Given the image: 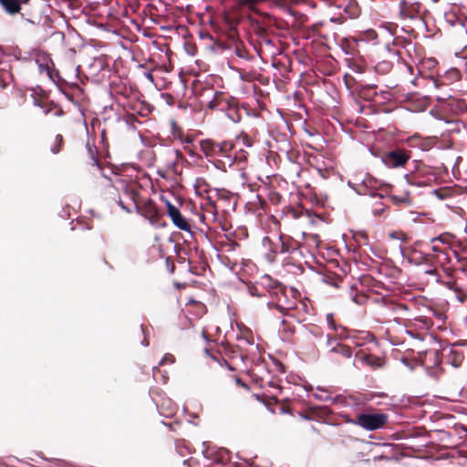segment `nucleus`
Here are the masks:
<instances>
[{"instance_id":"obj_1","label":"nucleus","mask_w":467,"mask_h":467,"mask_svg":"<svg viewBox=\"0 0 467 467\" xmlns=\"http://www.w3.org/2000/svg\"><path fill=\"white\" fill-rule=\"evenodd\" d=\"M111 188L126 197L127 202H124L121 196L118 200V204L122 210L131 213L133 208H137L133 185L127 179L116 175L111 181Z\"/></svg>"},{"instance_id":"obj_2","label":"nucleus","mask_w":467,"mask_h":467,"mask_svg":"<svg viewBox=\"0 0 467 467\" xmlns=\"http://www.w3.org/2000/svg\"><path fill=\"white\" fill-rule=\"evenodd\" d=\"M388 420V416L384 413H362L358 415L355 420H347L355 425H358L366 431H376L382 428Z\"/></svg>"},{"instance_id":"obj_3","label":"nucleus","mask_w":467,"mask_h":467,"mask_svg":"<svg viewBox=\"0 0 467 467\" xmlns=\"http://www.w3.org/2000/svg\"><path fill=\"white\" fill-rule=\"evenodd\" d=\"M21 18L26 23L37 26L41 29L42 33L40 35V38L42 40H47L53 35L51 20L48 16H46L42 21L41 18H37L31 12L24 9V11L21 13Z\"/></svg>"},{"instance_id":"obj_4","label":"nucleus","mask_w":467,"mask_h":467,"mask_svg":"<svg viewBox=\"0 0 467 467\" xmlns=\"http://www.w3.org/2000/svg\"><path fill=\"white\" fill-rule=\"evenodd\" d=\"M298 248V243L291 236L279 234L278 240L274 244L271 252L275 254H290Z\"/></svg>"},{"instance_id":"obj_5","label":"nucleus","mask_w":467,"mask_h":467,"mask_svg":"<svg viewBox=\"0 0 467 467\" xmlns=\"http://www.w3.org/2000/svg\"><path fill=\"white\" fill-rule=\"evenodd\" d=\"M167 213L171 219L173 224L180 230L191 233V225L182 216L178 208H176L171 202H167Z\"/></svg>"},{"instance_id":"obj_6","label":"nucleus","mask_w":467,"mask_h":467,"mask_svg":"<svg viewBox=\"0 0 467 467\" xmlns=\"http://www.w3.org/2000/svg\"><path fill=\"white\" fill-rule=\"evenodd\" d=\"M409 160V156L400 150H392L387 153L383 159V163L389 168H398L403 166Z\"/></svg>"},{"instance_id":"obj_7","label":"nucleus","mask_w":467,"mask_h":467,"mask_svg":"<svg viewBox=\"0 0 467 467\" xmlns=\"http://www.w3.org/2000/svg\"><path fill=\"white\" fill-rule=\"evenodd\" d=\"M318 390L321 391V393H314L313 396L315 399L322 401H331L332 403L337 404H343L346 407H351L355 404V399L352 396L349 397H343V396H336L331 397L327 393L325 389H322L318 388Z\"/></svg>"},{"instance_id":"obj_8","label":"nucleus","mask_w":467,"mask_h":467,"mask_svg":"<svg viewBox=\"0 0 467 467\" xmlns=\"http://www.w3.org/2000/svg\"><path fill=\"white\" fill-rule=\"evenodd\" d=\"M31 5V0H0V5L4 11L9 16L21 14L24 9L23 5Z\"/></svg>"},{"instance_id":"obj_9","label":"nucleus","mask_w":467,"mask_h":467,"mask_svg":"<svg viewBox=\"0 0 467 467\" xmlns=\"http://www.w3.org/2000/svg\"><path fill=\"white\" fill-rule=\"evenodd\" d=\"M445 285L453 292L467 291V270L460 268L456 272L455 279L447 282Z\"/></svg>"},{"instance_id":"obj_10","label":"nucleus","mask_w":467,"mask_h":467,"mask_svg":"<svg viewBox=\"0 0 467 467\" xmlns=\"http://www.w3.org/2000/svg\"><path fill=\"white\" fill-rule=\"evenodd\" d=\"M327 337V347L330 348V352L337 353L343 356L346 358H350L352 356V351L350 348L344 346L338 343L335 338H333L330 335H326Z\"/></svg>"},{"instance_id":"obj_11","label":"nucleus","mask_w":467,"mask_h":467,"mask_svg":"<svg viewBox=\"0 0 467 467\" xmlns=\"http://www.w3.org/2000/svg\"><path fill=\"white\" fill-rule=\"evenodd\" d=\"M213 149H215V153H217L216 156L227 157L231 159V157L228 155V152L233 149L231 142L223 141L222 143H216V145L213 146Z\"/></svg>"},{"instance_id":"obj_12","label":"nucleus","mask_w":467,"mask_h":467,"mask_svg":"<svg viewBox=\"0 0 467 467\" xmlns=\"http://www.w3.org/2000/svg\"><path fill=\"white\" fill-rule=\"evenodd\" d=\"M450 355L451 358H448V362H450L454 368L460 367L463 359L462 353L454 349L453 347H451Z\"/></svg>"},{"instance_id":"obj_13","label":"nucleus","mask_w":467,"mask_h":467,"mask_svg":"<svg viewBox=\"0 0 467 467\" xmlns=\"http://www.w3.org/2000/svg\"><path fill=\"white\" fill-rule=\"evenodd\" d=\"M217 142H214L213 140H207L205 141H202L201 146L205 153L206 156H216L217 153H215V149H213V146L216 145Z\"/></svg>"},{"instance_id":"obj_14","label":"nucleus","mask_w":467,"mask_h":467,"mask_svg":"<svg viewBox=\"0 0 467 467\" xmlns=\"http://www.w3.org/2000/svg\"><path fill=\"white\" fill-rule=\"evenodd\" d=\"M226 116L234 123H238L242 119L240 111L237 109L232 107H229L228 111L226 112Z\"/></svg>"},{"instance_id":"obj_15","label":"nucleus","mask_w":467,"mask_h":467,"mask_svg":"<svg viewBox=\"0 0 467 467\" xmlns=\"http://www.w3.org/2000/svg\"><path fill=\"white\" fill-rule=\"evenodd\" d=\"M63 138L61 135L57 134L55 138L54 143L50 148V150L54 154H57L60 151V147L62 145Z\"/></svg>"},{"instance_id":"obj_16","label":"nucleus","mask_w":467,"mask_h":467,"mask_svg":"<svg viewBox=\"0 0 467 467\" xmlns=\"http://www.w3.org/2000/svg\"><path fill=\"white\" fill-rule=\"evenodd\" d=\"M422 273L426 274V275H431L435 282L438 283L439 282V279H440V275L438 274V271L436 268L434 267H423L421 269Z\"/></svg>"},{"instance_id":"obj_17","label":"nucleus","mask_w":467,"mask_h":467,"mask_svg":"<svg viewBox=\"0 0 467 467\" xmlns=\"http://www.w3.org/2000/svg\"><path fill=\"white\" fill-rule=\"evenodd\" d=\"M362 360L370 367H379V360L378 358H372L369 356H365L362 358Z\"/></svg>"},{"instance_id":"obj_18","label":"nucleus","mask_w":467,"mask_h":467,"mask_svg":"<svg viewBox=\"0 0 467 467\" xmlns=\"http://www.w3.org/2000/svg\"><path fill=\"white\" fill-rule=\"evenodd\" d=\"M174 362H175V358L173 357V355H171L170 353H166L163 356V358L160 360L158 366H162L165 363L173 364Z\"/></svg>"},{"instance_id":"obj_19","label":"nucleus","mask_w":467,"mask_h":467,"mask_svg":"<svg viewBox=\"0 0 467 467\" xmlns=\"http://www.w3.org/2000/svg\"><path fill=\"white\" fill-rule=\"evenodd\" d=\"M391 199L395 204L410 202V200L407 196H403V197L392 196Z\"/></svg>"},{"instance_id":"obj_20","label":"nucleus","mask_w":467,"mask_h":467,"mask_svg":"<svg viewBox=\"0 0 467 467\" xmlns=\"http://www.w3.org/2000/svg\"><path fill=\"white\" fill-rule=\"evenodd\" d=\"M459 302L463 303L467 299V291L454 292Z\"/></svg>"},{"instance_id":"obj_21","label":"nucleus","mask_w":467,"mask_h":467,"mask_svg":"<svg viewBox=\"0 0 467 467\" xmlns=\"http://www.w3.org/2000/svg\"><path fill=\"white\" fill-rule=\"evenodd\" d=\"M327 325L330 328H332L334 330H337V327L335 325L334 320H333V316L331 314L327 315Z\"/></svg>"},{"instance_id":"obj_22","label":"nucleus","mask_w":467,"mask_h":467,"mask_svg":"<svg viewBox=\"0 0 467 467\" xmlns=\"http://www.w3.org/2000/svg\"><path fill=\"white\" fill-rule=\"evenodd\" d=\"M239 141H242L243 145L246 147H252V142L247 136H243L242 138H238Z\"/></svg>"},{"instance_id":"obj_23","label":"nucleus","mask_w":467,"mask_h":467,"mask_svg":"<svg viewBox=\"0 0 467 467\" xmlns=\"http://www.w3.org/2000/svg\"><path fill=\"white\" fill-rule=\"evenodd\" d=\"M144 77L150 82V83H153L154 82V77L152 75L151 72L150 71H147V72H144Z\"/></svg>"},{"instance_id":"obj_24","label":"nucleus","mask_w":467,"mask_h":467,"mask_svg":"<svg viewBox=\"0 0 467 467\" xmlns=\"http://www.w3.org/2000/svg\"><path fill=\"white\" fill-rule=\"evenodd\" d=\"M88 150H89L93 164L96 166H99V160L94 156L93 150L90 148L88 149Z\"/></svg>"},{"instance_id":"obj_25","label":"nucleus","mask_w":467,"mask_h":467,"mask_svg":"<svg viewBox=\"0 0 467 467\" xmlns=\"http://www.w3.org/2000/svg\"><path fill=\"white\" fill-rule=\"evenodd\" d=\"M437 241H439V242H441V243H442V244H444V243H445V240H444V238H443V236H442V235H440V236H437V237H434V238H432V239H431V243H432V244H433V243H435V242H437Z\"/></svg>"},{"instance_id":"obj_26","label":"nucleus","mask_w":467,"mask_h":467,"mask_svg":"<svg viewBox=\"0 0 467 467\" xmlns=\"http://www.w3.org/2000/svg\"><path fill=\"white\" fill-rule=\"evenodd\" d=\"M450 73L456 78H460V72L458 69L456 68H452Z\"/></svg>"},{"instance_id":"obj_27","label":"nucleus","mask_w":467,"mask_h":467,"mask_svg":"<svg viewBox=\"0 0 467 467\" xmlns=\"http://www.w3.org/2000/svg\"><path fill=\"white\" fill-rule=\"evenodd\" d=\"M430 83H431L434 88H439V83H438V81H437L435 78H431L430 79Z\"/></svg>"},{"instance_id":"obj_28","label":"nucleus","mask_w":467,"mask_h":467,"mask_svg":"<svg viewBox=\"0 0 467 467\" xmlns=\"http://www.w3.org/2000/svg\"><path fill=\"white\" fill-rule=\"evenodd\" d=\"M161 370L158 368V367H153L152 368V373H153V376L156 375V372H160Z\"/></svg>"},{"instance_id":"obj_29","label":"nucleus","mask_w":467,"mask_h":467,"mask_svg":"<svg viewBox=\"0 0 467 467\" xmlns=\"http://www.w3.org/2000/svg\"><path fill=\"white\" fill-rule=\"evenodd\" d=\"M432 251L440 252V249L436 245H432Z\"/></svg>"},{"instance_id":"obj_30","label":"nucleus","mask_w":467,"mask_h":467,"mask_svg":"<svg viewBox=\"0 0 467 467\" xmlns=\"http://www.w3.org/2000/svg\"><path fill=\"white\" fill-rule=\"evenodd\" d=\"M209 107H210L211 109H213V108H214V105H213V101H211V102H210Z\"/></svg>"},{"instance_id":"obj_31","label":"nucleus","mask_w":467,"mask_h":467,"mask_svg":"<svg viewBox=\"0 0 467 467\" xmlns=\"http://www.w3.org/2000/svg\"><path fill=\"white\" fill-rule=\"evenodd\" d=\"M386 48L388 49L389 52H390V47L389 45L386 46Z\"/></svg>"},{"instance_id":"obj_32","label":"nucleus","mask_w":467,"mask_h":467,"mask_svg":"<svg viewBox=\"0 0 467 467\" xmlns=\"http://www.w3.org/2000/svg\"><path fill=\"white\" fill-rule=\"evenodd\" d=\"M167 377L163 376V382H166Z\"/></svg>"},{"instance_id":"obj_33","label":"nucleus","mask_w":467,"mask_h":467,"mask_svg":"<svg viewBox=\"0 0 467 467\" xmlns=\"http://www.w3.org/2000/svg\"><path fill=\"white\" fill-rule=\"evenodd\" d=\"M251 295H252V296H255V292H252V291H251Z\"/></svg>"},{"instance_id":"obj_34","label":"nucleus","mask_w":467,"mask_h":467,"mask_svg":"<svg viewBox=\"0 0 467 467\" xmlns=\"http://www.w3.org/2000/svg\"><path fill=\"white\" fill-rule=\"evenodd\" d=\"M434 2H437L438 0H433Z\"/></svg>"}]
</instances>
